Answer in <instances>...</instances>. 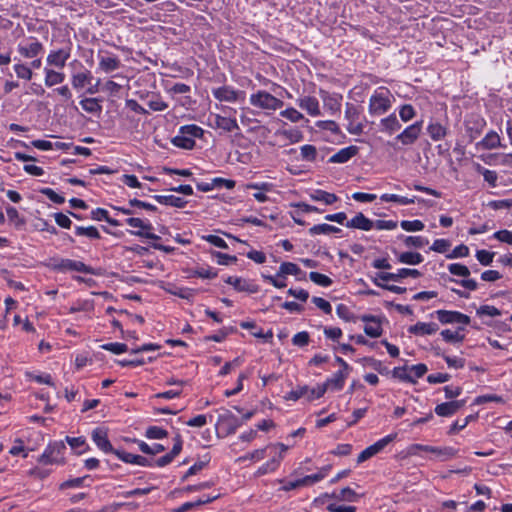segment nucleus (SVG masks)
<instances>
[{
	"instance_id": "ea45409f",
	"label": "nucleus",
	"mask_w": 512,
	"mask_h": 512,
	"mask_svg": "<svg viewBox=\"0 0 512 512\" xmlns=\"http://www.w3.org/2000/svg\"><path fill=\"white\" fill-rule=\"evenodd\" d=\"M82 109L88 113L98 114L102 111V106L97 98H86L80 101Z\"/></svg>"
},
{
	"instance_id": "a18cd8bd",
	"label": "nucleus",
	"mask_w": 512,
	"mask_h": 512,
	"mask_svg": "<svg viewBox=\"0 0 512 512\" xmlns=\"http://www.w3.org/2000/svg\"><path fill=\"white\" fill-rule=\"evenodd\" d=\"M75 234L77 236H86V237L92 238V239H100V237H101L99 231L94 226H89V227L76 226Z\"/></svg>"
},
{
	"instance_id": "2f4dec72",
	"label": "nucleus",
	"mask_w": 512,
	"mask_h": 512,
	"mask_svg": "<svg viewBox=\"0 0 512 512\" xmlns=\"http://www.w3.org/2000/svg\"><path fill=\"white\" fill-rule=\"evenodd\" d=\"M398 262L407 265H418L423 262V256L418 252H402L397 255Z\"/></svg>"
},
{
	"instance_id": "f3484780",
	"label": "nucleus",
	"mask_w": 512,
	"mask_h": 512,
	"mask_svg": "<svg viewBox=\"0 0 512 512\" xmlns=\"http://www.w3.org/2000/svg\"><path fill=\"white\" fill-rule=\"evenodd\" d=\"M297 104L312 117L319 116L321 113L319 101L313 96L300 97L297 99Z\"/></svg>"
},
{
	"instance_id": "69168bd1",
	"label": "nucleus",
	"mask_w": 512,
	"mask_h": 512,
	"mask_svg": "<svg viewBox=\"0 0 512 512\" xmlns=\"http://www.w3.org/2000/svg\"><path fill=\"white\" fill-rule=\"evenodd\" d=\"M102 348L104 350L110 351L114 354H121L128 350V347L126 344L118 343V342L104 344V345H102Z\"/></svg>"
},
{
	"instance_id": "7c9ffc66",
	"label": "nucleus",
	"mask_w": 512,
	"mask_h": 512,
	"mask_svg": "<svg viewBox=\"0 0 512 512\" xmlns=\"http://www.w3.org/2000/svg\"><path fill=\"white\" fill-rule=\"evenodd\" d=\"M484 149H495L501 146V139L497 132L490 131L486 136L478 143Z\"/></svg>"
},
{
	"instance_id": "052dcab7",
	"label": "nucleus",
	"mask_w": 512,
	"mask_h": 512,
	"mask_svg": "<svg viewBox=\"0 0 512 512\" xmlns=\"http://www.w3.org/2000/svg\"><path fill=\"white\" fill-rule=\"evenodd\" d=\"M211 418H212L211 415L207 416V415L201 414V415H197V416L191 418L190 420H188L186 422V424L191 427H203L204 425H206L208 423V420L211 422Z\"/></svg>"
},
{
	"instance_id": "a878e982",
	"label": "nucleus",
	"mask_w": 512,
	"mask_h": 512,
	"mask_svg": "<svg viewBox=\"0 0 512 512\" xmlns=\"http://www.w3.org/2000/svg\"><path fill=\"white\" fill-rule=\"evenodd\" d=\"M347 378V373L343 370L337 371L331 378L327 379V381L321 386H325L326 390L328 388L334 390H341L344 386L345 379Z\"/></svg>"
},
{
	"instance_id": "a211bd4d",
	"label": "nucleus",
	"mask_w": 512,
	"mask_h": 512,
	"mask_svg": "<svg viewBox=\"0 0 512 512\" xmlns=\"http://www.w3.org/2000/svg\"><path fill=\"white\" fill-rule=\"evenodd\" d=\"M464 404V400L445 402L435 407V413L441 417H449L455 414Z\"/></svg>"
},
{
	"instance_id": "5701e85b",
	"label": "nucleus",
	"mask_w": 512,
	"mask_h": 512,
	"mask_svg": "<svg viewBox=\"0 0 512 512\" xmlns=\"http://www.w3.org/2000/svg\"><path fill=\"white\" fill-rule=\"evenodd\" d=\"M358 147L357 146H349L340 149L337 153L332 155L329 158L330 163H346L348 162L352 157H354L358 153Z\"/></svg>"
},
{
	"instance_id": "f257e3e1",
	"label": "nucleus",
	"mask_w": 512,
	"mask_h": 512,
	"mask_svg": "<svg viewBox=\"0 0 512 512\" xmlns=\"http://www.w3.org/2000/svg\"><path fill=\"white\" fill-rule=\"evenodd\" d=\"M204 130L195 124L184 125L179 128L176 136L171 138V143L181 149L191 150L195 146V139L202 138Z\"/></svg>"
},
{
	"instance_id": "338daca9",
	"label": "nucleus",
	"mask_w": 512,
	"mask_h": 512,
	"mask_svg": "<svg viewBox=\"0 0 512 512\" xmlns=\"http://www.w3.org/2000/svg\"><path fill=\"white\" fill-rule=\"evenodd\" d=\"M310 336L306 331L296 333L292 338V343L295 346L303 347L308 345Z\"/></svg>"
},
{
	"instance_id": "6e6552de",
	"label": "nucleus",
	"mask_w": 512,
	"mask_h": 512,
	"mask_svg": "<svg viewBox=\"0 0 512 512\" xmlns=\"http://www.w3.org/2000/svg\"><path fill=\"white\" fill-rule=\"evenodd\" d=\"M397 434H389L385 436L384 438L378 440L374 444L370 445L369 447L365 448L357 458L358 463L365 462L366 460L370 459L371 457L375 456L379 452H381L389 443H391L395 438Z\"/></svg>"
},
{
	"instance_id": "e2e57ef3",
	"label": "nucleus",
	"mask_w": 512,
	"mask_h": 512,
	"mask_svg": "<svg viewBox=\"0 0 512 512\" xmlns=\"http://www.w3.org/2000/svg\"><path fill=\"white\" fill-rule=\"evenodd\" d=\"M494 255L495 254L493 252H489L487 250H478L476 252L477 260L484 266H488L492 263Z\"/></svg>"
},
{
	"instance_id": "680f3d73",
	"label": "nucleus",
	"mask_w": 512,
	"mask_h": 512,
	"mask_svg": "<svg viewBox=\"0 0 512 512\" xmlns=\"http://www.w3.org/2000/svg\"><path fill=\"white\" fill-rule=\"evenodd\" d=\"M399 116H400L401 120L404 122L410 121L415 116V110H414L413 106L410 104H405V105L401 106V108L399 110Z\"/></svg>"
},
{
	"instance_id": "6ab92c4d",
	"label": "nucleus",
	"mask_w": 512,
	"mask_h": 512,
	"mask_svg": "<svg viewBox=\"0 0 512 512\" xmlns=\"http://www.w3.org/2000/svg\"><path fill=\"white\" fill-rule=\"evenodd\" d=\"M439 327L436 323L430 322H417L415 325H412L408 328V332L410 334H414L417 336H425L432 335L438 331Z\"/></svg>"
},
{
	"instance_id": "bb28decb",
	"label": "nucleus",
	"mask_w": 512,
	"mask_h": 512,
	"mask_svg": "<svg viewBox=\"0 0 512 512\" xmlns=\"http://www.w3.org/2000/svg\"><path fill=\"white\" fill-rule=\"evenodd\" d=\"M44 73V83L47 87H53L55 85L61 84L65 80V74L62 72H58L50 68H45Z\"/></svg>"
},
{
	"instance_id": "473e14b6",
	"label": "nucleus",
	"mask_w": 512,
	"mask_h": 512,
	"mask_svg": "<svg viewBox=\"0 0 512 512\" xmlns=\"http://www.w3.org/2000/svg\"><path fill=\"white\" fill-rule=\"evenodd\" d=\"M310 197L314 201L324 202L326 205H332L336 201H338V197L334 193H329L324 190H315L310 194Z\"/></svg>"
},
{
	"instance_id": "58836bf2",
	"label": "nucleus",
	"mask_w": 512,
	"mask_h": 512,
	"mask_svg": "<svg viewBox=\"0 0 512 512\" xmlns=\"http://www.w3.org/2000/svg\"><path fill=\"white\" fill-rule=\"evenodd\" d=\"M421 276L420 271L417 269H409V268H401L393 275L386 276V278H391L392 281L398 282L406 277L419 278Z\"/></svg>"
},
{
	"instance_id": "39448f33",
	"label": "nucleus",
	"mask_w": 512,
	"mask_h": 512,
	"mask_svg": "<svg viewBox=\"0 0 512 512\" xmlns=\"http://www.w3.org/2000/svg\"><path fill=\"white\" fill-rule=\"evenodd\" d=\"M418 451L433 453L436 455V457L440 458L441 460H447L456 455V450L453 449L452 447H434L429 445L413 444L408 448V453L410 455H416L418 454Z\"/></svg>"
},
{
	"instance_id": "13d9d810",
	"label": "nucleus",
	"mask_w": 512,
	"mask_h": 512,
	"mask_svg": "<svg viewBox=\"0 0 512 512\" xmlns=\"http://www.w3.org/2000/svg\"><path fill=\"white\" fill-rule=\"evenodd\" d=\"M125 222L133 227V228H137L139 229V231H137L135 234L137 235H144V233L142 232V230H149L151 227L150 225H147L145 224L140 218H134V217H131V218H127L125 220Z\"/></svg>"
},
{
	"instance_id": "3c124183",
	"label": "nucleus",
	"mask_w": 512,
	"mask_h": 512,
	"mask_svg": "<svg viewBox=\"0 0 512 512\" xmlns=\"http://www.w3.org/2000/svg\"><path fill=\"white\" fill-rule=\"evenodd\" d=\"M392 375L394 378H397L401 381L415 383L412 374L407 371L406 367H395L392 370Z\"/></svg>"
},
{
	"instance_id": "c85d7f7f",
	"label": "nucleus",
	"mask_w": 512,
	"mask_h": 512,
	"mask_svg": "<svg viewBox=\"0 0 512 512\" xmlns=\"http://www.w3.org/2000/svg\"><path fill=\"white\" fill-rule=\"evenodd\" d=\"M120 67V60L116 56H100L99 68L105 73L117 70Z\"/></svg>"
},
{
	"instance_id": "a19ab883",
	"label": "nucleus",
	"mask_w": 512,
	"mask_h": 512,
	"mask_svg": "<svg viewBox=\"0 0 512 512\" xmlns=\"http://www.w3.org/2000/svg\"><path fill=\"white\" fill-rule=\"evenodd\" d=\"M277 135L283 136L290 143H298L303 139V133L297 128L278 130Z\"/></svg>"
},
{
	"instance_id": "aec40b11",
	"label": "nucleus",
	"mask_w": 512,
	"mask_h": 512,
	"mask_svg": "<svg viewBox=\"0 0 512 512\" xmlns=\"http://www.w3.org/2000/svg\"><path fill=\"white\" fill-rule=\"evenodd\" d=\"M213 118L215 127L224 132H232L240 129L235 118L225 117L219 114L213 115Z\"/></svg>"
},
{
	"instance_id": "774afa93",
	"label": "nucleus",
	"mask_w": 512,
	"mask_h": 512,
	"mask_svg": "<svg viewBox=\"0 0 512 512\" xmlns=\"http://www.w3.org/2000/svg\"><path fill=\"white\" fill-rule=\"evenodd\" d=\"M451 244L446 239H436L432 246L430 247L431 250L438 252V253H445L450 248Z\"/></svg>"
},
{
	"instance_id": "79ce46f5",
	"label": "nucleus",
	"mask_w": 512,
	"mask_h": 512,
	"mask_svg": "<svg viewBox=\"0 0 512 512\" xmlns=\"http://www.w3.org/2000/svg\"><path fill=\"white\" fill-rule=\"evenodd\" d=\"M301 273H302L301 269L295 263L283 262L279 267L277 276H282V278H285V276H287V275L298 276Z\"/></svg>"
},
{
	"instance_id": "412c9836",
	"label": "nucleus",
	"mask_w": 512,
	"mask_h": 512,
	"mask_svg": "<svg viewBox=\"0 0 512 512\" xmlns=\"http://www.w3.org/2000/svg\"><path fill=\"white\" fill-rule=\"evenodd\" d=\"M225 282L232 285L239 292H257V287L254 284H251L247 280L240 277L229 276L225 279Z\"/></svg>"
},
{
	"instance_id": "72a5a7b5",
	"label": "nucleus",
	"mask_w": 512,
	"mask_h": 512,
	"mask_svg": "<svg viewBox=\"0 0 512 512\" xmlns=\"http://www.w3.org/2000/svg\"><path fill=\"white\" fill-rule=\"evenodd\" d=\"M427 133L429 134L432 140L439 141L446 136L447 129L440 123L434 122L428 125Z\"/></svg>"
},
{
	"instance_id": "c756f323",
	"label": "nucleus",
	"mask_w": 512,
	"mask_h": 512,
	"mask_svg": "<svg viewBox=\"0 0 512 512\" xmlns=\"http://www.w3.org/2000/svg\"><path fill=\"white\" fill-rule=\"evenodd\" d=\"M380 125L381 130L389 134H393L401 128V124L395 114H390L388 117L383 118Z\"/></svg>"
},
{
	"instance_id": "9d476101",
	"label": "nucleus",
	"mask_w": 512,
	"mask_h": 512,
	"mask_svg": "<svg viewBox=\"0 0 512 512\" xmlns=\"http://www.w3.org/2000/svg\"><path fill=\"white\" fill-rule=\"evenodd\" d=\"M53 268L58 271H77L87 274H95L92 267L87 266L81 261L71 259H61L58 263L54 264Z\"/></svg>"
},
{
	"instance_id": "c03bdc74",
	"label": "nucleus",
	"mask_w": 512,
	"mask_h": 512,
	"mask_svg": "<svg viewBox=\"0 0 512 512\" xmlns=\"http://www.w3.org/2000/svg\"><path fill=\"white\" fill-rule=\"evenodd\" d=\"M326 497L336 498L338 500L350 501L353 502L357 499V494L350 487L343 488L339 494H325Z\"/></svg>"
},
{
	"instance_id": "20e7f679",
	"label": "nucleus",
	"mask_w": 512,
	"mask_h": 512,
	"mask_svg": "<svg viewBox=\"0 0 512 512\" xmlns=\"http://www.w3.org/2000/svg\"><path fill=\"white\" fill-rule=\"evenodd\" d=\"M66 446L62 441H55L50 443L42 455L38 458V462L44 465L62 464L64 463L63 454Z\"/></svg>"
},
{
	"instance_id": "1a4fd4ad",
	"label": "nucleus",
	"mask_w": 512,
	"mask_h": 512,
	"mask_svg": "<svg viewBox=\"0 0 512 512\" xmlns=\"http://www.w3.org/2000/svg\"><path fill=\"white\" fill-rule=\"evenodd\" d=\"M437 319L442 324H462L468 325L470 323V317L466 314H463L458 311H450V310H437L434 313Z\"/></svg>"
},
{
	"instance_id": "603ef678",
	"label": "nucleus",
	"mask_w": 512,
	"mask_h": 512,
	"mask_svg": "<svg viewBox=\"0 0 512 512\" xmlns=\"http://www.w3.org/2000/svg\"><path fill=\"white\" fill-rule=\"evenodd\" d=\"M400 226L403 230L408 232L422 231L425 227L424 223L420 220H403L401 221Z\"/></svg>"
},
{
	"instance_id": "864d4df0",
	"label": "nucleus",
	"mask_w": 512,
	"mask_h": 512,
	"mask_svg": "<svg viewBox=\"0 0 512 512\" xmlns=\"http://www.w3.org/2000/svg\"><path fill=\"white\" fill-rule=\"evenodd\" d=\"M309 278L312 282L322 287H328L332 284V280L328 276L319 272H310Z\"/></svg>"
},
{
	"instance_id": "c9c22d12",
	"label": "nucleus",
	"mask_w": 512,
	"mask_h": 512,
	"mask_svg": "<svg viewBox=\"0 0 512 512\" xmlns=\"http://www.w3.org/2000/svg\"><path fill=\"white\" fill-rule=\"evenodd\" d=\"M407 248H422L429 243L428 239L422 236H399Z\"/></svg>"
},
{
	"instance_id": "4c0bfd02",
	"label": "nucleus",
	"mask_w": 512,
	"mask_h": 512,
	"mask_svg": "<svg viewBox=\"0 0 512 512\" xmlns=\"http://www.w3.org/2000/svg\"><path fill=\"white\" fill-rule=\"evenodd\" d=\"M463 327H458L456 331L445 329L441 331L443 340L449 343H461L464 340V335L460 332L463 331Z\"/></svg>"
},
{
	"instance_id": "6e6d98bb",
	"label": "nucleus",
	"mask_w": 512,
	"mask_h": 512,
	"mask_svg": "<svg viewBox=\"0 0 512 512\" xmlns=\"http://www.w3.org/2000/svg\"><path fill=\"white\" fill-rule=\"evenodd\" d=\"M301 157L305 161H314L317 156V149L315 146L306 144L300 148Z\"/></svg>"
},
{
	"instance_id": "f8f14e48",
	"label": "nucleus",
	"mask_w": 512,
	"mask_h": 512,
	"mask_svg": "<svg viewBox=\"0 0 512 512\" xmlns=\"http://www.w3.org/2000/svg\"><path fill=\"white\" fill-rule=\"evenodd\" d=\"M422 130V122H415L414 124L406 127L396 139L403 145H411L419 138Z\"/></svg>"
},
{
	"instance_id": "de8ad7c7",
	"label": "nucleus",
	"mask_w": 512,
	"mask_h": 512,
	"mask_svg": "<svg viewBox=\"0 0 512 512\" xmlns=\"http://www.w3.org/2000/svg\"><path fill=\"white\" fill-rule=\"evenodd\" d=\"M162 204L176 208H183L187 204V201L182 197L174 195H162Z\"/></svg>"
},
{
	"instance_id": "ddd939ff",
	"label": "nucleus",
	"mask_w": 512,
	"mask_h": 512,
	"mask_svg": "<svg viewBox=\"0 0 512 512\" xmlns=\"http://www.w3.org/2000/svg\"><path fill=\"white\" fill-rule=\"evenodd\" d=\"M213 96L218 101H225V102H236L238 101L240 95L243 94V92L235 90L231 86H221L218 88H214L212 90Z\"/></svg>"
},
{
	"instance_id": "423d86ee",
	"label": "nucleus",
	"mask_w": 512,
	"mask_h": 512,
	"mask_svg": "<svg viewBox=\"0 0 512 512\" xmlns=\"http://www.w3.org/2000/svg\"><path fill=\"white\" fill-rule=\"evenodd\" d=\"M326 392L325 386H317L315 388H310L309 386H300L295 390L290 391L286 396V400L297 401L302 397H306L308 400H314L322 397Z\"/></svg>"
},
{
	"instance_id": "9b49d317",
	"label": "nucleus",
	"mask_w": 512,
	"mask_h": 512,
	"mask_svg": "<svg viewBox=\"0 0 512 512\" xmlns=\"http://www.w3.org/2000/svg\"><path fill=\"white\" fill-rule=\"evenodd\" d=\"M242 423L231 411L223 410L218 416L216 425L224 428L228 434H232Z\"/></svg>"
},
{
	"instance_id": "0eeeda50",
	"label": "nucleus",
	"mask_w": 512,
	"mask_h": 512,
	"mask_svg": "<svg viewBox=\"0 0 512 512\" xmlns=\"http://www.w3.org/2000/svg\"><path fill=\"white\" fill-rule=\"evenodd\" d=\"M17 51L23 58L33 59L43 53L44 46L39 40L31 37L20 42L17 45Z\"/></svg>"
},
{
	"instance_id": "4d7b16f0",
	"label": "nucleus",
	"mask_w": 512,
	"mask_h": 512,
	"mask_svg": "<svg viewBox=\"0 0 512 512\" xmlns=\"http://www.w3.org/2000/svg\"><path fill=\"white\" fill-rule=\"evenodd\" d=\"M280 115L294 123L299 122L304 118L302 113H300L299 111L292 107L281 111Z\"/></svg>"
},
{
	"instance_id": "dca6fc26",
	"label": "nucleus",
	"mask_w": 512,
	"mask_h": 512,
	"mask_svg": "<svg viewBox=\"0 0 512 512\" xmlns=\"http://www.w3.org/2000/svg\"><path fill=\"white\" fill-rule=\"evenodd\" d=\"M92 439L96 446L101 449L105 453H114L115 449H113L107 432L102 428H96L92 431Z\"/></svg>"
},
{
	"instance_id": "09e8293b",
	"label": "nucleus",
	"mask_w": 512,
	"mask_h": 512,
	"mask_svg": "<svg viewBox=\"0 0 512 512\" xmlns=\"http://www.w3.org/2000/svg\"><path fill=\"white\" fill-rule=\"evenodd\" d=\"M6 214L10 222L14 223L15 227L21 228L25 224V220L19 215L15 207L8 206Z\"/></svg>"
},
{
	"instance_id": "f03ea898",
	"label": "nucleus",
	"mask_w": 512,
	"mask_h": 512,
	"mask_svg": "<svg viewBox=\"0 0 512 512\" xmlns=\"http://www.w3.org/2000/svg\"><path fill=\"white\" fill-rule=\"evenodd\" d=\"M249 102L252 106L263 110L276 111L284 105L283 101L264 90H259L250 95Z\"/></svg>"
},
{
	"instance_id": "4be33fe9",
	"label": "nucleus",
	"mask_w": 512,
	"mask_h": 512,
	"mask_svg": "<svg viewBox=\"0 0 512 512\" xmlns=\"http://www.w3.org/2000/svg\"><path fill=\"white\" fill-rule=\"evenodd\" d=\"M93 76L91 72L87 69H83L80 72L73 73L71 76V84L74 89H82L86 85H90Z\"/></svg>"
},
{
	"instance_id": "7ed1b4c3",
	"label": "nucleus",
	"mask_w": 512,
	"mask_h": 512,
	"mask_svg": "<svg viewBox=\"0 0 512 512\" xmlns=\"http://www.w3.org/2000/svg\"><path fill=\"white\" fill-rule=\"evenodd\" d=\"M391 93L387 89L375 91L369 99V113L379 116L391 108Z\"/></svg>"
},
{
	"instance_id": "37998d69",
	"label": "nucleus",
	"mask_w": 512,
	"mask_h": 512,
	"mask_svg": "<svg viewBox=\"0 0 512 512\" xmlns=\"http://www.w3.org/2000/svg\"><path fill=\"white\" fill-rule=\"evenodd\" d=\"M340 231L341 230L338 227H335L330 224H325V223L314 225L309 229L310 235H320V234L328 235L331 233H338Z\"/></svg>"
},
{
	"instance_id": "bf43d9fd",
	"label": "nucleus",
	"mask_w": 512,
	"mask_h": 512,
	"mask_svg": "<svg viewBox=\"0 0 512 512\" xmlns=\"http://www.w3.org/2000/svg\"><path fill=\"white\" fill-rule=\"evenodd\" d=\"M477 314L479 316H489V317H496L500 316L501 312L498 308L492 305H482L477 309Z\"/></svg>"
},
{
	"instance_id": "0e129e2a",
	"label": "nucleus",
	"mask_w": 512,
	"mask_h": 512,
	"mask_svg": "<svg viewBox=\"0 0 512 512\" xmlns=\"http://www.w3.org/2000/svg\"><path fill=\"white\" fill-rule=\"evenodd\" d=\"M40 192L45 195L49 200L56 204H63L65 202V198L59 194H57L53 189L51 188H43L40 190Z\"/></svg>"
},
{
	"instance_id": "5fc2aeb1",
	"label": "nucleus",
	"mask_w": 512,
	"mask_h": 512,
	"mask_svg": "<svg viewBox=\"0 0 512 512\" xmlns=\"http://www.w3.org/2000/svg\"><path fill=\"white\" fill-rule=\"evenodd\" d=\"M448 270L452 275L467 278L470 275V270L467 266L460 263H452L448 266Z\"/></svg>"
},
{
	"instance_id": "49530a36",
	"label": "nucleus",
	"mask_w": 512,
	"mask_h": 512,
	"mask_svg": "<svg viewBox=\"0 0 512 512\" xmlns=\"http://www.w3.org/2000/svg\"><path fill=\"white\" fill-rule=\"evenodd\" d=\"M13 68H14V71H15V73H16L18 78H21V79H24V80H27V81L32 79L33 71L26 64H24V63H16Z\"/></svg>"
},
{
	"instance_id": "b1692460",
	"label": "nucleus",
	"mask_w": 512,
	"mask_h": 512,
	"mask_svg": "<svg viewBox=\"0 0 512 512\" xmlns=\"http://www.w3.org/2000/svg\"><path fill=\"white\" fill-rule=\"evenodd\" d=\"M363 321L367 322L364 327V332L366 335L376 338L381 336L382 327L379 321L374 316H364Z\"/></svg>"
},
{
	"instance_id": "4468645a",
	"label": "nucleus",
	"mask_w": 512,
	"mask_h": 512,
	"mask_svg": "<svg viewBox=\"0 0 512 512\" xmlns=\"http://www.w3.org/2000/svg\"><path fill=\"white\" fill-rule=\"evenodd\" d=\"M70 58V48L52 50L47 56V64L57 68H63Z\"/></svg>"
},
{
	"instance_id": "8fccbe9b",
	"label": "nucleus",
	"mask_w": 512,
	"mask_h": 512,
	"mask_svg": "<svg viewBox=\"0 0 512 512\" xmlns=\"http://www.w3.org/2000/svg\"><path fill=\"white\" fill-rule=\"evenodd\" d=\"M66 442L74 450H78V454H82L86 450V442L84 437H66Z\"/></svg>"
},
{
	"instance_id": "2eb2a0df",
	"label": "nucleus",
	"mask_w": 512,
	"mask_h": 512,
	"mask_svg": "<svg viewBox=\"0 0 512 512\" xmlns=\"http://www.w3.org/2000/svg\"><path fill=\"white\" fill-rule=\"evenodd\" d=\"M347 228L370 231L374 229V221L367 218L363 213H357L353 218L345 223Z\"/></svg>"
},
{
	"instance_id": "cd10ccee",
	"label": "nucleus",
	"mask_w": 512,
	"mask_h": 512,
	"mask_svg": "<svg viewBox=\"0 0 512 512\" xmlns=\"http://www.w3.org/2000/svg\"><path fill=\"white\" fill-rule=\"evenodd\" d=\"M182 450V440L179 434H176L173 438L172 449L169 453L162 456V466L167 465L173 461V459L180 453Z\"/></svg>"
},
{
	"instance_id": "f704fd0d",
	"label": "nucleus",
	"mask_w": 512,
	"mask_h": 512,
	"mask_svg": "<svg viewBox=\"0 0 512 512\" xmlns=\"http://www.w3.org/2000/svg\"><path fill=\"white\" fill-rule=\"evenodd\" d=\"M91 219L95 221H106L112 226H120V222L116 219L110 218L108 211L103 208H96L91 212Z\"/></svg>"
},
{
	"instance_id": "e433bc0d",
	"label": "nucleus",
	"mask_w": 512,
	"mask_h": 512,
	"mask_svg": "<svg viewBox=\"0 0 512 512\" xmlns=\"http://www.w3.org/2000/svg\"><path fill=\"white\" fill-rule=\"evenodd\" d=\"M474 168L478 173L483 175L484 180L488 182L491 187L496 186L498 175L495 171L486 169L479 163H475Z\"/></svg>"
},
{
	"instance_id": "393cba45",
	"label": "nucleus",
	"mask_w": 512,
	"mask_h": 512,
	"mask_svg": "<svg viewBox=\"0 0 512 512\" xmlns=\"http://www.w3.org/2000/svg\"><path fill=\"white\" fill-rule=\"evenodd\" d=\"M331 470V465L321 467L317 473L307 475L300 479L302 486H309L324 479Z\"/></svg>"
}]
</instances>
